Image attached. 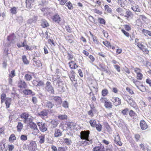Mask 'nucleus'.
Listing matches in <instances>:
<instances>
[{
	"label": "nucleus",
	"mask_w": 151,
	"mask_h": 151,
	"mask_svg": "<svg viewBox=\"0 0 151 151\" xmlns=\"http://www.w3.org/2000/svg\"><path fill=\"white\" fill-rule=\"evenodd\" d=\"M90 132L89 130H84L81 131L80 133L81 139H88Z\"/></svg>",
	"instance_id": "f257e3e1"
},
{
	"label": "nucleus",
	"mask_w": 151,
	"mask_h": 151,
	"mask_svg": "<svg viewBox=\"0 0 151 151\" xmlns=\"http://www.w3.org/2000/svg\"><path fill=\"white\" fill-rule=\"evenodd\" d=\"M45 89L48 92L51 93H54L53 88L50 82L48 81L45 84Z\"/></svg>",
	"instance_id": "f03ea898"
},
{
	"label": "nucleus",
	"mask_w": 151,
	"mask_h": 151,
	"mask_svg": "<svg viewBox=\"0 0 151 151\" xmlns=\"http://www.w3.org/2000/svg\"><path fill=\"white\" fill-rule=\"evenodd\" d=\"M37 125L39 127V129L41 131L44 132L47 130V125L44 123L37 122Z\"/></svg>",
	"instance_id": "7ed1b4c3"
},
{
	"label": "nucleus",
	"mask_w": 151,
	"mask_h": 151,
	"mask_svg": "<svg viewBox=\"0 0 151 151\" xmlns=\"http://www.w3.org/2000/svg\"><path fill=\"white\" fill-rule=\"evenodd\" d=\"M50 98L51 100L55 101L57 105H60L62 103V99L60 97L57 96H52Z\"/></svg>",
	"instance_id": "20e7f679"
},
{
	"label": "nucleus",
	"mask_w": 151,
	"mask_h": 151,
	"mask_svg": "<svg viewBox=\"0 0 151 151\" xmlns=\"http://www.w3.org/2000/svg\"><path fill=\"white\" fill-rule=\"evenodd\" d=\"M37 145L35 141H31L28 147V149L29 151H35V150Z\"/></svg>",
	"instance_id": "39448f33"
},
{
	"label": "nucleus",
	"mask_w": 151,
	"mask_h": 151,
	"mask_svg": "<svg viewBox=\"0 0 151 151\" xmlns=\"http://www.w3.org/2000/svg\"><path fill=\"white\" fill-rule=\"evenodd\" d=\"M20 116L21 118L23 119V121L24 123H26L28 118L29 116V115L27 113L23 112L20 115Z\"/></svg>",
	"instance_id": "423d86ee"
},
{
	"label": "nucleus",
	"mask_w": 151,
	"mask_h": 151,
	"mask_svg": "<svg viewBox=\"0 0 151 151\" xmlns=\"http://www.w3.org/2000/svg\"><path fill=\"white\" fill-rule=\"evenodd\" d=\"M111 100L113 102L114 105L116 106L121 104V100L118 97H112Z\"/></svg>",
	"instance_id": "0eeeda50"
},
{
	"label": "nucleus",
	"mask_w": 151,
	"mask_h": 151,
	"mask_svg": "<svg viewBox=\"0 0 151 151\" xmlns=\"http://www.w3.org/2000/svg\"><path fill=\"white\" fill-rule=\"evenodd\" d=\"M56 87L57 88L58 91H59L63 92L64 91V86L62 83V81L59 82L57 83L56 84Z\"/></svg>",
	"instance_id": "6e6552de"
},
{
	"label": "nucleus",
	"mask_w": 151,
	"mask_h": 151,
	"mask_svg": "<svg viewBox=\"0 0 151 151\" xmlns=\"http://www.w3.org/2000/svg\"><path fill=\"white\" fill-rule=\"evenodd\" d=\"M52 20L55 23L59 24L61 21V18L57 14L54 15L52 17Z\"/></svg>",
	"instance_id": "1a4fd4ad"
},
{
	"label": "nucleus",
	"mask_w": 151,
	"mask_h": 151,
	"mask_svg": "<svg viewBox=\"0 0 151 151\" xmlns=\"http://www.w3.org/2000/svg\"><path fill=\"white\" fill-rule=\"evenodd\" d=\"M140 125L141 129L142 130H145L148 128V125L147 123L143 120H141L140 122Z\"/></svg>",
	"instance_id": "9d476101"
},
{
	"label": "nucleus",
	"mask_w": 151,
	"mask_h": 151,
	"mask_svg": "<svg viewBox=\"0 0 151 151\" xmlns=\"http://www.w3.org/2000/svg\"><path fill=\"white\" fill-rule=\"evenodd\" d=\"M34 0H26V7L30 9L31 8L33 5Z\"/></svg>",
	"instance_id": "9b49d317"
},
{
	"label": "nucleus",
	"mask_w": 151,
	"mask_h": 151,
	"mask_svg": "<svg viewBox=\"0 0 151 151\" xmlns=\"http://www.w3.org/2000/svg\"><path fill=\"white\" fill-rule=\"evenodd\" d=\"M99 70L103 71L105 72L106 73H109L108 70L106 68L105 65L102 63H99Z\"/></svg>",
	"instance_id": "f8f14e48"
},
{
	"label": "nucleus",
	"mask_w": 151,
	"mask_h": 151,
	"mask_svg": "<svg viewBox=\"0 0 151 151\" xmlns=\"http://www.w3.org/2000/svg\"><path fill=\"white\" fill-rule=\"evenodd\" d=\"M52 79L53 82L56 81L57 83L62 81L60 78V76L57 74H55L52 76Z\"/></svg>",
	"instance_id": "ddd939ff"
},
{
	"label": "nucleus",
	"mask_w": 151,
	"mask_h": 151,
	"mask_svg": "<svg viewBox=\"0 0 151 151\" xmlns=\"http://www.w3.org/2000/svg\"><path fill=\"white\" fill-rule=\"evenodd\" d=\"M48 111L47 110H44L40 112H38V115L41 117H45L47 116Z\"/></svg>",
	"instance_id": "4468645a"
},
{
	"label": "nucleus",
	"mask_w": 151,
	"mask_h": 151,
	"mask_svg": "<svg viewBox=\"0 0 151 151\" xmlns=\"http://www.w3.org/2000/svg\"><path fill=\"white\" fill-rule=\"evenodd\" d=\"M114 143L120 146H121L122 143L120 141V139L119 135H117L115 137Z\"/></svg>",
	"instance_id": "2eb2a0df"
},
{
	"label": "nucleus",
	"mask_w": 151,
	"mask_h": 151,
	"mask_svg": "<svg viewBox=\"0 0 151 151\" xmlns=\"http://www.w3.org/2000/svg\"><path fill=\"white\" fill-rule=\"evenodd\" d=\"M139 145L140 149L143 151H145L146 149H148V146L146 144L144 143H141Z\"/></svg>",
	"instance_id": "dca6fc26"
},
{
	"label": "nucleus",
	"mask_w": 151,
	"mask_h": 151,
	"mask_svg": "<svg viewBox=\"0 0 151 151\" xmlns=\"http://www.w3.org/2000/svg\"><path fill=\"white\" fill-rule=\"evenodd\" d=\"M62 134V132L59 129H55L54 133V136L55 137H58L60 136Z\"/></svg>",
	"instance_id": "f3484780"
},
{
	"label": "nucleus",
	"mask_w": 151,
	"mask_h": 151,
	"mask_svg": "<svg viewBox=\"0 0 151 151\" xmlns=\"http://www.w3.org/2000/svg\"><path fill=\"white\" fill-rule=\"evenodd\" d=\"M66 40L70 43H72L73 41V37L72 35H66L65 36Z\"/></svg>",
	"instance_id": "a211bd4d"
},
{
	"label": "nucleus",
	"mask_w": 151,
	"mask_h": 151,
	"mask_svg": "<svg viewBox=\"0 0 151 151\" xmlns=\"http://www.w3.org/2000/svg\"><path fill=\"white\" fill-rule=\"evenodd\" d=\"M84 141H81V144L82 146H86L91 143V140H89V139H85Z\"/></svg>",
	"instance_id": "6ab92c4d"
},
{
	"label": "nucleus",
	"mask_w": 151,
	"mask_h": 151,
	"mask_svg": "<svg viewBox=\"0 0 151 151\" xmlns=\"http://www.w3.org/2000/svg\"><path fill=\"white\" fill-rule=\"evenodd\" d=\"M29 125H30V128L35 131L36 133L35 134H36L38 132L39 130L37 128L36 124L35 123L33 122L31 124L30 123Z\"/></svg>",
	"instance_id": "aec40b11"
},
{
	"label": "nucleus",
	"mask_w": 151,
	"mask_h": 151,
	"mask_svg": "<svg viewBox=\"0 0 151 151\" xmlns=\"http://www.w3.org/2000/svg\"><path fill=\"white\" fill-rule=\"evenodd\" d=\"M68 64L69 65L71 69H76L78 67L76 63L73 61H71L69 62Z\"/></svg>",
	"instance_id": "412c9836"
},
{
	"label": "nucleus",
	"mask_w": 151,
	"mask_h": 151,
	"mask_svg": "<svg viewBox=\"0 0 151 151\" xmlns=\"http://www.w3.org/2000/svg\"><path fill=\"white\" fill-rule=\"evenodd\" d=\"M12 100V99L11 98L7 97L6 98V99L5 101V104H6V108H9Z\"/></svg>",
	"instance_id": "4be33fe9"
},
{
	"label": "nucleus",
	"mask_w": 151,
	"mask_h": 151,
	"mask_svg": "<svg viewBox=\"0 0 151 151\" xmlns=\"http://www.w3.org/2000/svg\"><path fill=\"white\" fill-rule=\"evenodd\" d=\"M27 85L25 82L23 80L20 81L19 82V87L20 88H25Z\"/></svg>",
	"instance_id": "5701e85b"
},
{
	"label": "nucleus",
	"mask_w": 151,
	"mask_h": 151,
	"mask_svg": "<svg viewBox=\"0 0 151 151\" xmlns=\"http://www.w3.org/2000/svg\"><path fill=\"white\" fill-rule=\"evenodd\" d=\"M23 93L25 95H31L32 96L34 95L35 93L29 89H25L23 91Z\"/></svg>",
	"instance_id": "b1692460"
},
{
	"label": "nucleus",
	"mask_w": 151,
	"mask_h": 151,
	"mask_svg": "<svg viewBox=\"0 0 151 151\" xmlns=\"http://www.w3.org/2000/svg\"><path fill=\"white\" fill-rule=\"evenodd\" d=\"M41 25L43 28L47 27L49 26L47 22L45 19H42L41 21Z\"/></svg>",
	"instance_id": "393cba45"
},
{
	"label": "nucleus",
	"mask_w": 151,
	"mask_h": 151,
	"mask_svg": "<svg viewBox=\"0 0 151 151\" xmlns=\"http://www.w3.org/2000/svg\"><path fill=\"white\" fill-rule=\"evenodd\" d=\"M37 19V17L34 16V17L33 19H30L27 21V23L28 24H30L33 22L35 23Z\"/></svg>",
	"instance_id": "a878e982"
},
{
	"label": "nucleus",
	"mask_w": 151,
	"mask_h": 151,
	"mask_svg": "<svg viewBox=\"0 0 151 151\" xmlns=\"http://www.w3.org/2000/svg\"><path fill=\"white\" fill-rule=\"evenodd\" d=\"M131 81L133 82L134 83L138 88L139 87V85L140 84V82L137 81V80L132 77H131Z\"/></svg>",
	"instance_id": "bb28decb"
},
{
	"label": "nucleus",
	"mask_w": 151,
	"mask_h": 151,
	"mask_svg": "<svg viewBox=\"0 0 151 151\" xmlns=\"http://www.w3.org/2000/svg\"><path fill=\"white\" fill-rule=\"evenodd\" d=\"M104 149V146L101 145L100 147H96L93 149V151H102Z\"/></svg>",
	"instance_id": "cd10ccee"
},
{
	"label": "nucleus",
	"mask_w": 151,
	"mask_h": 151,
	"mask_svg": "<svg viewBox=\"0 0 151 151\" xmlns=\"http://www.w3.org/2000/svg\"><path fill=\"white\" fill-rule=\"evenodd\" d=\"M39 143L42 144L44 143L45 142V135H42L39 137Z\"/></svg>",
	"instance_id": "c85d7f7f"
},
{
	"label": "nucleus",
	"mask_w": 151,
	"mask_h": 151,
	"mask_svg": "<svg viewBox=\"0 0 151 151\" xmlns=\"http://www.w3.org/2000/svg\"><path fill=\"white\" fill-rule=\"evenodd\" d=\"M69 76L71 80L73 83L75 84L77 83L76 80L75 78V76L73 74H70Z\"/></svg>",
	"instance_id": "c756f323"
},
{
	"label": "nucleus",
	"mask_w": 151,
	"mask_h": 151,
	"mask_svg": "<svg viewBox=\"0 0 151 151\" xmlns=\"http://www.w3.org/2000/svg\"><path fill=\"white\" fill-rule=\"evenodd\" d=\"M104 106L106 108H111L112 107V105L110 101H106L105 102Z\"/></svg>",
	"instance_id": "7c9ffc66"
},
{
	"label": "nucleus",
	"mask_w": 151,
	"mask_h": 151,
	"mask_svg": "<svg viewBox=\"0 0 151 151\" xmlns=\"http://www.w3.org/2000/svg\"><path fill=\"white\" fill-rule=\"evenodd\" d=\"M17 127V131L20 132L21 131V130L23 127V124L21 122H18Z\"/></svg>",
	"instance_id": "2f4dec72"
},
{
	"label": "nucleus",
	"mask_w": 151,
	"mask_h": 151,
	"mask_svg": "<svg viewBox=\"0 0 151 151\" xmlns=\"http://www.w3.org/2000/svg\"><path fill=\"white\" fill-rule=\"evenodd\" d=\"M16 20L17 22L19 24H22L24 21L23 17L22 16H20L17 17Z\"/></svg>",
	"instance_id": "473e14b6"
},
{
	"label": "nucleus",
	"mask_w": 151,
	"mask_h": 151,
	"mask_svg": "<svg viewBox=\"0 0 151 151\" xmlns=\"http://www.w3.org/2000/svg\"><path fill=\"white\" fill-rule=\"evenodd\" d=\"M132 9L134 12H140V9L138 5H135L131 7Z\"/></svg>",
	"instance_id": "72a5a7b5"
},
{
	"label": "nucleus",
	"mask_w": 151,
	"mask_h": 151,
	"mask_svg": "<svg viewBox=\"0 0 151 151\" xmlns=\"http://www.w3.org/2000/svg\"><path fill=\"white\" fill-rule=\"evenodd\" d=\"M58 118L60 120H64L67 119V116L65 114H59L58 116Z\"/></svg>",
	"instance_id": "f704fd0d"
},
{
	"label": "nucleus",
	"mask_w": 151,
	"mask_h": 151,
	"mask_svg": "<svg viewBox=\"0 0 151 151\" xmlns=\"http://www.w3.org/2000/svg\"><path fill=\"white\" fill-rule=\"evenodd\" d=\"M46 107L51 109L53 107L54 104L51 102L47 101L46 103Z\"/></svg>",
	"instance_id": "c9c22d12"
},
{
	"label": "nucleus",
	"mask_w": 151,
	"mask_h": 151,
	"mask_svg": "<svg viewBox=\"0 0 151 151\" xmlns=\"http://www.w3.org/2000/svg\"><path fill=\"white\" fill-rule=\"evenodd\" d=\"M64 141L67 145H70L72 143L70 139L67 138L64 139Z\"/></svg>",
	"instance_id": "e433bc0d"
},
{
	"label": "nucleus",
	"mask_w": 151,
	"mask_h": 151,
	"mask_svg": "<svg viewBox=\"0 0 151 151\" xmlns=\"http://www.w3.org/2000/svg\"><path fill=\"white\" fill-rule=\"evenodd\" d=\"M7 98L6 97V95L4 93H2L1 96V103L2 104L3 103L4 101L6 100Z\"/></svg>",
	"instance_id": "4c0bfd02"
},
{
	"label": "nucleus",
	"mask_w": 151,
	"mask_h": 151,
	"mask_svg": "<svg viewBox=\"0 0 151 151\" xmlns=\"http://www.w3.org/2000/svg\"><path fill=\"white\" fill-rule=\"evenodd\" d=\"M66 125L68 128H71L72 127H74L76 126V124L72 122H68L66 123Z\"/></svg>",
	"instance_id": "58836bf2"
},
{
	"label": "nucleus",
	"mask_w": 151,
	"mask_h": 151,
	"mask_svg": "<svg viewBox=\"0 0 151 151\" xmlns=\"http://www.w3.org/2000/svg\"><path fill=\"white\" fill-rule=\"evenodd\" d=\"M16 139V138L15 135L13 134H12L10 136L9 138V142H12Z\"/></svg>",
	"instance_id": "ea45409f"
},
{
	"label": "nucleus",
	"mask_w": 151,
	"mask_h": 151,
	"mask_svg": "<svg viewBox=\"0 0 151 151\" xmlns=\"http://www.w3.org/2000/svg\"><path fill=\"white\" fill-rule=\"evenodd\" d=\"M91 126L93 127H95L96 125V121L94 120L91 119L89 122Z\"/></svg>",
	"instance_id": "a19ab883"
},
{
	"label": "nucleus",
	"mask_w": 151,
	"mask_h": 151,
	"mask_svg": "<svg viewBox=\"0 0 151 151\" xmlns=\"http://www.w3.org/2000/svg\"><path fill=\"white\" fill-rule=\"evenodd\" d=\"M104 8L105 11L106 12H107L108 13H112V9L111 8H109L108 5H106L104 6Z\"/></svg>",
	"instance_id": "79ce46f5"
},
{
	"label": "nucleus",
	"mask_w": 151,
	"mask_h": 151,
	"mask_svg": "<svg viewBox=\"0 0 151 151\" xmlns=\"http://www.w3.org/2000/svg\"><path fill=\"white\" fill-rule=\"evenodd\" d=\"M35 57H34L33 58V62L35 63L36 65L37 66V67H40L42 65V64L41 61L40 60H37V61H35Z\"/></svg>",
	"instance_id": "37998d69"
},
{
	"label": "nucleus",
	"mask_w": 151,
	"mask_h": 151,
	"mask_svg": "<svg viewBox=\"0 0 151 151\" xmlns=\"http://www.w3.org/2000/svg\"><path fill=\"white\" fill-rule=\"evenodd\" d=\"M32 78V76L28 74H26L24 76V79L27 81H30Z\"/></svg>",
	"instance_id": "c03bdc74"
},
{
	"label": "nucleus",
	"mask_w": 151,
	"mask_h": 151,
	"mask_svg": "<svg viewBox=\"0 0 151 151\" xmlns=\"http://www.w3.org/2000/svg\"><path fill=\"white\" fill-rule=\"evenodd\" d=\"M95 127H96V129L99 132H101V131L102 126L101 124H96Z\"/></svg>",
	"instance_id": "a18cd8bd"
},
{
	"label": "nucleus",
	"mask_w": 151,
	"mask_h": 151,
	"mask_svg": "<svg viewBox=\"0 0 151 151\" xmlns=\"http://www.w3.org/2000/svg\"><path fill=\"white\" fill-rule=\"evenodd\" d=\"M17 7H14L11 9L10 10V12L12 14H15L17 13Z\"/></svg>",
	"instance_id": "49530a36"
},
{
	"label": "nucleus",
	"mask_w": 151,
	"mask_h": 151,
	"mask_svg": "<svg viewBox=\"0 0 151 151\" xmlns=\"http://www.w3.org/2000/svg\"><path fill=\"white\" fill-rule=\"evenodd\" d=\"M20 139L22 141H26L27 139V136L26 135H21L20 137Z\"/></svg>",
	"instance_id": "de8ad7c7"
},
{
	"label": "nucleus",
	"mask_w": 151,
	"mask_h": 151,
	"mask_svg": "<svg viewBox=\"0 0 151 151\" xmlns=\"http://www.w3.org/2000/svg\"><path fill=\"white\" fill-rule=\"evenodd\" d=\"M22 59L24 63V64H28L29 63V61L27 60L26 57L25 55L22 56Z\"/></svg>",
	"instance_id": "09e8293b"
},
{
	"label": "nucleus",
	"mask_w": 151,
	"mask_h": 151,
	"mask_svg": "<svg viewBox=\"0 0 151 151\" xmlns=\"http://www.w3.org/2000/svg\"><path fill=\"white\" fill-rule=\"evenodd\" d=\"M108 93V90L106 89H104L102 90V95L103 96H106Z\"/></svg>",
	"instance_id": "8fccbe9b"
},
{
	"label": "nucleus",
	"mask_w": 151,
	"mask_h": 151,
	"mask_svg": "<svg viewBox=\"0 0 151 151\" xmlns=\"http://www.w3.org/2000/svg\"><path fill=\"white\" fill-rule=\"evenodd\" d=\"M142 32L144 33V34L146 35H148L150 36H151V32L149 31H148L147 30L143 29L142 31Z\"/></svg>",
	"instance_id": "3c124183"
},
{
	"label": "nucleus",
	"mask_w": 151,
	"mask_h": 151,
	"mask_svg": "<svg viewBox=\"0 0 151 151\" xmlns=\"http://www.w3.org/2000/svg\"><path fill=\"white\" fill-rule=\"evenodd\" d=\"M33 117L32 116H30L29 117H28V119L27 121H26V123H29V124L30 123H33L32 122L33 121Z\"/></svg>",
	"instance_id": "603ef678"
},
{
	"label": "nucleus",
	"mask_w": 151,
	"mask_h": 151,
	"mask_svg": "<svg viewBox=\"0 0 151 151\" xmlns=\"http://www.w3.org/2000/svg\"><path fill=\"white\" fill-rule=\"evenodd\" d=\"M103 43L105 45L108 47L109 48L111 47L110 43L108 41H103Z\"/></svg>",
	"instance_id": "864d4df0"
},
{
	"label": "nucleus",
	"mask_w": 151,
	"mask_h": 151,
	"mask_svg": "<svg viewBox=\"0 0 151 151\" xmlns=\"http://www.w3.org/2000/svg\"><path fill=\"white\" fill-rule=\"evenodd\" d=\"M62 106L65 108H68V103L66 101H64L63 102Z\"/></svg>",
	"instance_id": "5fc2aeb1"
},
{
	"label": "nucleus",
	"mask_w": 151,
	"mask_h": 151,
	"mask_svg": "<svg viewBox=\"0 0 151 151\" xmlns=\"http://www.w3.org/2000/svg\"><path fill=\"white\" fill-rule=\"evenodd\" d=\"M143 75L141 73H139L137 74V78L138 80H141L142 79Z\"/></svg>",
	"instance_id": "6e6d98bb"
},
{
	"label": "nucleus",
	"mask_w": 151,
	"mask_h": 151,
	"mask_svg": "<svg viewBox=\"0 0 151 151\" xmlns=\"http://www.w3.org/2000/svg\"><path fill=\"white\" fill-rule=\"evenodd\" d=\"M66 6H68V8L70 9H72L73 8L72 4L70 1L66 4Z\"/></svg>",
	"instance_id": "4d7b16f0"
},
{
	"label": "nucleus",
	"mask_w": 151,
	"mask_h": 151,
	"mask_svg": "<svg viewBox=\"0 0 151 151\" xmlns=\"http://www.w3.org/2000/svg\"><path fill=\"white\" fill-rule=\"evenodd\" d=\"M99 22L101 24H105V20L101 18H99L98 19Z\"/></svg>",
	"instance_id": "13d9d810"
},
{
	"label": "nucleus",
	"mask_w": 151,
	"mask_h": 151,
	"mask_svg": "<svg viewBox=\"0 0 151 151\" xmlns=\"http://www.w3.org/2000/svg\"><path fill=\"white\" fill-rule=\"evenodd\" d=\"M32 101L34 104H36L37 102V98L35 96L32 97Z\"/></svg>",
	"instance_id": "bf43d9fd"
},
{
	"label": "nucleus",
	"mask_w": 151,
	"mask_h": 151,
	"mask_svg": "<svg viewBox=\"0 0 151 151\" xmlns=\"http://www.w3.org/2000/svg\"><path fill=\"white\" fill-rule=\"evenodd\" d=\"M15 76V71L13 70L11 71L10 74L9 75V78H12L14 77Z\"/></svg>",
	"instance_id": "052dcab7"
},
{
	"label": "nucleus",
	"mask_w": 151,
	"mask_h": 151,
	"mask_svg": "<svg viewBox=\"0 0 151 151\" xmlns=\"http://www.w3.org/2000/svg\"><path fill=\"white\" fill-rule=\"evenodd\" d=\"M129 114L131 117H134L136 114L133 110H131L129 112Z\"/></svg>",
	"instance_id": "680f3d73"
},
{
	"label": "nucleus",
	"mask_w": 151,
	"mask_h": 151,
	"mask_svg": "<svg viewBox=\"0 0 151 151\" xmlns=\"http://www.w3.org/2000/svg\"><path fill=\"white\" fill-rule=\"evenodd\" d=\"M8 148L9 151H12L14 148V146L13 145H9Z\"/></svg>",
	"instance_id": "e2e57ef3"
},
{
	"label": "nucleus",
	"mask_w": 151,
	"mask_h": 151,
	"mask_svg": "<svg viewBox=\"0 0 151 151\" xmlns=\"http://www.w3.org/2000/svg\"><path fill=\"white\" fill-rule=\"evenodd\" d=\"M68 60H71L73 58V55L71 52L68 53Z\"/></svg>",
	"instance_id": "0e129e2a"
},
{
	"label": "nucleus",
	"mask_w": 151,
	"mask_h": 151,
	"mask_svg": "<svg viewBox=\"0 0 151 151\" xmlns=\"http://www.w3.org/2000/svg\"><path fill=\"white\" fill-rule=\"evenodd\" d=\"M129 109L128 108H126L122 111V113L124 115H127V113Z\"/></svg>",
	"instance_id": "69168bd1"
},
{
	"label": "nucleus",
	"mask_w": 151,
	"mask_h": 151,
	"mask_svg": "<svg viewBox=\"0 0 151 151\" xmlns=\"http://www.w3.org/2000/svg\"><path fill=\"white\" fill-rule=\"evenodd\" d=\"M0 148L1 150L3 151V150L5 148V144L3 143L2 142H0Z\"/></svg>",
	"instance_id": "338daca9"
},
{
	"label": "nucleus",
	"mask_w": 151,
	"mask_h": 151,
	"mask_svg": "<svg viewBox=\"0 0 151 151\" xmlns=\"http://www.w3.org/2000/svg\"><path fill=\"white\" fill-rule=\"evenodd\" d=\"M122 32L124 33V34L127 37H129V33L126 32L124 30L122 29L121 30Z\"/></svg>",
	"instance_id": "774afa93"
}]
</instances>
